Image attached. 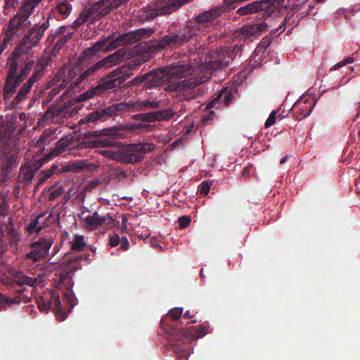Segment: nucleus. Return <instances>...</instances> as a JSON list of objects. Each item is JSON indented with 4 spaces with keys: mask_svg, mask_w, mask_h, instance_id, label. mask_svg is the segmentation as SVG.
Wrapping results in <instances>:
<instances>
[{
    "mask_svg": "<svg viewBox=\"0 0 360 360\" xmlns=\"http://www.w3.org/2000/svg\"><path fill=\"white\" fill-rule=\"evenodd\" d=\"M212 185V181H203L198 186V191L202 195H206L208 194L210 188Z\"/></svg>",
    "mask_w": 360,
    "mask_h": 360,
    "instance_id": "nucleus-46",
    "label": "nucleus"
},
{
    "mask_svg": "<svg viewBox=\"0 0 360 360\" xmlns=\"http://www.w3.org/2000/svg\"><path fill=\"white\" fill-rule=\"evenodd\" d=\"M34 65V60H30L25 63L24 67L21 69L20 72L18 75V81H24V79L27 77L30 74L32 67Z\"/></svg>",
    "mask_w": 360,
    "mask_h": 360,
    "instance_id": "nucleus-43",
    "label": "nucleus"
},
{
    "mask_svg": "<svg viewBox=\"0 0 360 360\" xmlns=\"http://www.w3.org/2000/svg\"><path fill=\"white\" fill-rule=\"evenodd\" d=\"M314 105V103L313 101H310L309 102H307V101L298 102L294 108V110H296V119L302 120L308 117L311 114Z\"/></svg>",
    "mask_w": 360,
    "mask_h": 360,
    "instance_id": "nucleus-26",
    "label": "nucleus"
},
{
    "mask_svg": "<svg viewBox=\"0 0 360 360\" xmlns=\"http://www.w3.org/2000/svg\"><path fill=\"white\" fill-rule=\"evenodd\" d=\"M191 222V219L189 216H182L179 219V226L181 229H186Z\"/></svg>",
    "mask_w": 360,
    "mask_h": 360,
    "instance_id": "nucleus-52",
    "label": "nucleus"
},
{
    "mask_svg": "<svg viewBox=\"0 0 360 360\" xmlns=\"http://www.w3.org/2000/svg\"><path fill=\"white\" fill-rule=\"evenodd\" d=\"M73 34V32L68 31L67 34H65L63 36H60L58 37L56 40V41H54V46L53 50L55 51H60L65 44L72 38Z\"/></svg>",
    "mask_w": 360,
    "mask_h": 360,
    "instance_id": "nucleus-39",
    "label": "nucleus"
},
{
    "mask_svg": "<svg viewBox=\"0 0 360 360\" xmlns=\"http://www.w3.org/2000/svg\"><path fill=\"white\" fill-rule=\"evenodd\" d=\"M193 316H194V315H193V314H192L191 313V311H187L184 314V318L187 319H192Z\"/></svg>",
    "mask_w": 360,
    "mask_h": 360,
    "instance_id": "nucleus-64",
    "label": "nucleus"
},
{
    "mask_svg": "<svg viewBox=\"0 0 360 360\" xmlns=\"http://www.w3.org/2000/svg\"><path fill=\"white\" fill-rule=\"evenodd\" d=\"M231 60V56L223 58V56H220L219 58L212 62V68L213 69H223L229 65Z\"/></svg>",
    "mask_w": 360,
    "mask_h": 360,
    "instance_id": "nucleus-42",
    "label": "nucleus"
},
{
    "mask_svg": "<svg viewBox=\"0 0 360 360\" xmlns=\"http://www.w3.org/2000/svg\"><path fill=\"white\" fill-rule=\"evenodd\" d=\"M346 65V63L343 60L339 62L338 63L335 64L334 66H333L330 69V70H337L338 68H340Z\"/></svg>",
    "mask_w": 360,
    "mask_h": 360,
    "instance_id": "nucleus-62",
    "label": "nucleus"
},
{
    "mask_svg": "<svg viewBox=\"0 0 360 360\" xmlns=\"http://www.w3.org/2000/svg\"><path fill=\"white\" fill-rule=\"evenodd\" d=\"M51 176H52L51 171H48V170L41 171L38 175L39 184H43Z\"/></svg>",
    "mask_w": 360,
    "mask_h": 360,
    "instance_id": "nucleus-51",
    "label": "nucleus"
},
{
    "mask_svg": "<svg viewBox=\"0 0 360 360\" xmlns=\"http://www.w3.org/2000/svg\"><path fill=\"white\" fill-rule=\"evenodd\" d=\"M30 91L31 88L24 84L12 101V104L15 106L18 105L22 101L25 100L27 98V95L30 94Z\"/></svg>",
    "mask_w": 360,
    "mask_h": 360,
    "instance_id": "nucleus-35",
    "label": "nucleus"
},
{
    "mask_svg": "<svg viewBox=\"0 0 360 360\" xmlns=\"http://www.w3.org/2000/svg\"><path fill=\"white\" fill-rule=\"evenodd\" d=\"M160 324L167 334V340L177 360H187L190 355L189 344L193 340L204 337L208 333V326L200 324L186 329H178L161 320Z\"/></svg>",
    "mask_w": 360,
    "mask_h": 360,
    "instance_id": "nucleus-4",
    "label": "nucleus"
},
{
    "mask_svg": "<svg viewBox=\"0 0 360 360\" xmlns=\"http://www.w3.org/2000/svg\"><path fill=\"white\" fill-rule=\"evenodd\" d=\"M183 309L182 308H173L169 310L167 316L172 319L173 321H178L182 316Z\"/></svg>",
    "mask_w": 360,
    "mask_h": 360,
    "instance_id": "nucleus-47",
    "label": "nucleus"
},
{
    "mask_svg": "<svg viewBox=\"0 0 360 360\" xmlns=\"http://www.w3.org/2000/svg\"><path fill=\"white\" fill-rule=\"evenodd\" d=\"M132 118L135 120L153 122H155V113L154 112H151L147 113L136 114L132 116Z\"/></svg>",
    "mask_w": 360,
    "mask_h": 360,
    "instance_id": "nucleus-45",
    "label": "nucleus"
},
{
    "mask_svg": "<svg viewBox=\"0 0 360 360\" xmlns=\"http://www.w3.org/2000/svg\"><path fill=\"white\" fill-rule=\"evenodd\" d=\"M45 272L43 268L31 269L27 273L21 270L11 269L9 276L1 278V283L8 289H13L15 286L20 287L15 290V293L21 295L26 290V287L35 288L44 281Z\"/></svg>",
    "mask_w": 360,
    "mask_h": 360,
    "instance_id": "nucleus-5",
    "label": "nucleus"
},
{
    "mask_svg": "<svg viewBox=\"0 0 360 360\" xmlns=\"http://www.w3.org/2000/svg\"><path fill=\"white\" fill-rule=\"evenodd\" d=\"M232 97V94L229 91H227L226 89L222 90L219 92L217 96L207 105V108H213L215 105V104L219 101L224 102L226 104V105H228L231 102Z\"/></svg>",
    "mask_w": 360,
    "mask_h": 360,
    "instance_id": "nucleus-33",
    "label": "nucleus"
},
{
    "mask_svg": "<svg viewBox=\"0 0 360 360\" xmlns=\"http://www.w3.org/2000/svg\"><path fill=\"white\" fill-rule=\"evenodd\" d=\"M44 74V68L42 66L39 67V66L37 65L35 67V69H34L33 73L32 74L31 77L34 79V81L35 82H37L42 77Z\"/></svg>",
    "mask_w": 360,
    "mask_h": 360,
    "instance_id": "nucleus-49",
    "label": "nucleus"
},
{
    "mask_svg": "<svg viewBox=\"0 0 360 360\" xmlns=\"http://www.w3.org/2000/svg\"><path fill=\"white\" fill-rule=\"evenodd\" d=\"M81 65L82 63H79L77 61L67 72H65L64 70L58 71L56 78L58 82L61 79L60 87L65 88L69 84H70L71 86H75L74 82L81 75Z\"/></svg>",
    "mask_w": 360,
    "mask_h": 360,
    "instance_id": "nucleus-17",
    "label": "nucleus"
},
{
    "mask_svg": "<svg viewBox=\"0 0 360 360\" xmlns=\"http://www.w3.org/2000/svg\"><path fill=\"white\" fill-rule=\"evenodd\" d=\"M44 216V214H41L38 215L37 218L32 220L27 225V231L30 233H32L34 232H39L44 227L49 226L51 224L49 219L51 217V214H49V216L46 218L45 221H43L42 219Z\"/></svg>",
    "mask_w": 360,
    "mask_h": 360,
    "instance_id": "nucleus-25",
    "label": "nucleus"
},
{
    "mask_svg": "<svg viewBox=\"0 0 360 360\" xmlns=\"http://www.w3.org/2000/svg\"><path fill=\"white\" fill-rule=\"evenodd\" d=\"M267 24L265 22L250 24L241 28V33L245 37H255L261 34L267 30Z\"/></svg>",
    "mask_w": 360,
    "mask_h": 360,
    "instance_id": "nucleus-23",
    "label": "nucleus"
},
{
    "mask_svg": "<svg viewBox=\"0 0 360 360\" xmlns=\"http://www.w3.org/2000/svg\"><path fill=\"white\" fill-rule=\"evenodd\" d=\"M21 302L20 295H18L15 297H7L3 294L0 293V305L6 304L9 306L14 304H19Z\"/></svg>",
    "mask_w": 360,
    "mask_h": 360,
    "instance_id": "nucleus-44",
    "label": "nucleus"
},
{
    "mask_svg": "<svg viewBox=\"0 0 360 360\" xmlns=\"http://www.w3.org/2000/svg\"><path fill=\"white\" fill-rule=\"evenodd\" d=\"M21 82L22 81L18 80V77L9 79L8 77H6L3 89L4 99H9L15 92L17 87Z\"/></svg>",
    "mask_w": 360,
    "mask_h": 360,
    "instance_id": "nucleus-27",
    "label": "nucleus"
},
{
    "mask_svg": "<svg viewBox=\"0 0 360 360\" xmlns=\"http://www.w3.org/2000/svg\"><path fill=\"white\" fill-rule=\"evenodd\" d=\"M114 176L116 179H124L127 177V174L121 169H116L114 172Z\"/></svg>",
    "mask_w": 360,
    "mask_h": 360,
    "instance_id": "nucleus-59",
    "label": "nucleus"
},
{
    "mask_svg": "<svg viewBox=\"0 0 360 360\" xmlns=\"http://www.w3.org/2000/svg\"><path fill=\"white\" fill-rule=\"evenodd\" d=\"M38 308L41 312L47 313L53 310L58 319L63 321L67 318V313L63 310L60 295L56 291L51 292V297L48 300H41L38 302Z\"/></svg>",
    "mask_w": 360,
    "mask_h": 360,
    "instance_id": "nucleus-14",
    "label": "nucleus"
},
{
    "mask_svg": "<svg viewBox=\"0 0 360 360\" xmlns=\"http://www.w3.org/2000/svg\"><path fill=\"white\" fill-rule=\"evenodd\" d=\"M129 104L127 102H122L112 105L105 108L100 109L90 113L84 119L80 120V124L94 122L97 120L105 121L108 118L117 115L118 112L128 110Z\"/></svg>",
    "mask_w": 360,
    "mask_h": 360,
    "instance_id": "nucleus-13",
    "label": "nucleus"
},
{
    "mask_svg": "<svg viewBox=\"0 0 360 360\" xmlns=\"http://www.w3.org/2000/svg\"><path fill=\"white\" fill-rule=\"evenodd\" d=\"M35 83V82L34 81V79L30 77L27 81L25 83V85H27V86L30 87L32 89V87L33 86L34 84Z\"/></svg>",
    "mask_w": 360,
    "mask_h": 360,
    "instance_id": "nucleus-63",
    "label": "nucleus"
},
{
    "mask_svg": "<svg viewBox=\"0 0 360 360\" xmlns=\"http://www.w3.org/2000/svg\"><path fill=\"white\" fill-rule=\"evenodd\" d=\"M8 206L5 198L0 199V215L6 216L8 214Z\"/></svg>",
    "mask_w": 360,
    "mask_h": 360,
    "instance_id": "nucleus-54",
    "label": "nucleus"
},
{
    "mask_svg": "<svg viewBox=\"0 0 360 360\" xmlns=\"http://www.w3.org/2000/svg\"><path fill=\"white\" fill-rule=\"evenodd\" d=\"M119 130L115 128L104 129L102 135L95 140L86 141L81 143L82 148H96L103 156L120 162L134 164L143 159V154L153 150L154 146L148 143H140L128 146H122L117 142Z\"/></svg>",
    "mask_w": 360,
    "mask_h": 360,
    "instance_id": "nucleus-2",
    "label": "nucleus"
},
{
    "mask_svg": "<svg viewBox=\"0 0 360 360\" xmlns=\"http://www.w3.org/2000/svg\"><path fill=\"white\" fill-rule=\"evenodd\" d=\"M155 121H167L172 118L175 115V111L172 108H167L155 111Z\"/></svg>",
    "mask_w": 360,
    "mask_h": 360,
    "instance_id": "nucleus-36",
    "label": "nucleus"
},
{
    "mask_svg": "<svg viewBox=\"0 0 360 360\" xmlns=\"http://www.w3.org/2000/svg\"><path fill=\"white\" fill-rule=\"evenodd\" d=\"M276 120V112L275 110L272 111L267 120L265 122L264 126L266 128H269L272 126Z\"/></svg>",
    "mask_w": 360,
    "mask_h": 360,
    "instance_id": "nucleus-53",
    "label": "nucleus"
},
{
    "mask_svg": "<svg viewBox=\"0 0 360 360\" xmlns=\"http://www.w3.org/2000/svg\"><path fill=\"white\" fill-rule=\"evenodd\" d=\"M112 222V217L107 214L101 216L97 212H93L91 215L84 219V227L89 231H94L104 224H110Z\"/></svg>",
    "mask_w": 360,
    "mask_h": 360,
    "instance_id": "nucleus-19",
    "label": "nucleus"
},
{
    "mask_svg": "<svg viewBox=\"0 0 360 360\" xmlns=\"http://www.w3.org/2000/svg\"><path fill=\"white\" fill-rule=\"evenodd\" d=\"M146 89H151L158 86L163 85L167 82V77L165 75L164 69L155 70L145 74Z\"/></svg>",
    "mask_w": 360,
    "mask_h": 360,
    "instance_id": "nucleus-20",
    "label": "nucleus"
},
{
    "mask_svg": "<svg viewBox=\"0 0 360 360\" xmlns=\"http://www.w3.org/2000/svg\"><path fill=\"white\" fill-rule=\"evenodd\" d=\"M53 134V131L50 129H45L40 135L39 139L36 141L34 144L35 147L41 148L44 144H48L51 141V136Z\"/></svg>",
    "mask_w": 360,
    "mask_h": 360,
    "instance_id": "nucleus-37",
    "label": "nucleus"
},
{
    "mask_svg": "<svg viewBox=\"0 0 360 360\" xmlns=\"http://www.w3.org/2000/svg\"><path fill=\"white\" fill-rule=\"evenodd\" d=\"M145 74L141 76H137L131 80L129 84L131 85H139L140 84H145Z\"/></svg>",
    "mask_w": 360,
    "mask_h": 360,
    "instance_id": "nucleus-56",
    "label": "nucleus"
},
{
    "mask_svg": "<svg viewBox=\"0 0 360 360\" xmlns=\"http://www.w3.org/2000/svg\"><path fill=\"white\" fill-rule=\"evenodd\" d=\"M51 19V14L40 25H34L33 27L30 29L24 35L22 41L17 46L22 53H28L33 47L36 46L42 37L45 31L50 26L49 20Z\"/></svg>",
    "mask_w": 360,
    "mask_h": 360,
    "instance_id": "nucleus-9",
    "label": "nucleus"
},
{
    "mask_svg": "<svg viewBox=\"0 0 360 360\" xmlns=\"http://www.w3.org/2000/svg\"><path fill=\"white\" fill-rule=\"evenodd\" d=\"M25 53H22V51L17 47L13 50L11 56L7 61L8 73L6 77H8L9 79L16 78L18 77L19 74V64L23 60L21 58V56Z\"/></svg>",
    "mask_w": 360,
    "mask_h": 360,
    "instance_id": "nucleus-21",
    "label": "nucleus"
},
{
    "mask_svg": "<svg viewBox=\"0 0 360 360\" xmlns=\"http://www.w3.org/2000/svg\"><path fill=\"white\" fill-rule=\"evenodd\" d=\"M72 10V4L68 0H63L58 2L56 6L51 9V13L53 15L58 13L61 18H66Z\"/></svg>",
    "mask_w": 360,
    "mask_h": 360,
    "instance_id": "nucleus-29",
    "label": "nucleus"
},
{
    "mask_svg": "<svg viewBox=\"0 0 360 360\" xmlns=\"http://www.w3.org/2000/svg\"><path fill=\"white\" fill-rule=\"evenodd\" d=\"M68 27L60 26L57 30H56L52 34L49 35L47 38V41L50 44H53L56 39H57L60 36H63L68 33Z\"/></svg>",
    "mask_w": 360,
    "mask_h": 360,
    "instance_id": "nucleus-41",
    "label": "nucleus"
},
{
    "mask_svg": "<svg viewBox=\"0 0 360 360\" xmlns=\"http://www.w3.org/2000/svg\"><path fill=\"white\" fill-rule=\"evenodd\" d=\"M129 104V111H146L149 108V101L127 102Z\"/></svg>",
    "mask_w": 360,
    "mask_h": 360,
    "instance_id": "nucleus-38",
    "label": "nucleus"
},
{
    "mask_svg": "<svg viewBox=\"0 0 360 360\" xmlns=\"http://www.w3.org/2000/svg\"><path fill=\"white\" fill-rule=\"evenodd\" d=\"M275 0H260L251 2L240 7L236 13L240 16L251 15L260 11L271 12L274 6Z\"/></svg>",
    "mask_w": 360,
    "mask_h": 360,
    "instance_id": "nucleus-16",
    "label": "nucleus"
},
{
    "mask_svg": "<svg viewBox=\"0 0 360 360\" xmlns=\"http://www.w3.org/2000/svg\"><path fill=\"white\" fill-rule=\"evenodd\" d=\"M154 32L153 28H141L121 34L109 43L108 50H114L123 44H133L149 38Z\"/></svg>",
    "mask_w": 360,
    "mask_h": 360,
    "instance_id": "nucleus-11",
    "label": "nucleus"
},
{
    "mask_svg": "<svg viewBox=\"0 0 360 360\" xmlns=\"http://www.w3.org/2000/svg\"><path fill=\"white\" fill-rule=\"evenodd\" d=\"M20 157L15 150L1 153L0 156V184H6L11 178L13 168L16 167Z\"/></svg>",
    "mask_w": 360,
    "mask_h": 360,
    "instance_id": "nucleus-12",
    "label": "nucleus"
},
{
    "mask_svg": "<svg viewBox=\"0 0 360 360\" xmlns=\"http://www.w3.org/2000/svg\"><path fill=\"white\" fill-rule=\"evenodd\" d=\"M52 245V240L45 238H40L37 241L30 245L31 251L25 255V259H31L34 262L45 259Z\"/></svg>",
    "mask_w": 360,
    "mask_h": 360,
    "instance_id": "nucleus-15",
    "label": "nucleus"
},
{
    "mask_svg": "<svg viewBox=\"0 0 360 360\" xmlns=\"http://www.w3.org/2000/svg\"><path fill=\"white\" fill-rule=\"evenodd\" d=\"M70 243L71 250L73 251H82L86 245L83 236H75Z\"/></svg>",
    "mask_w": 360,
    "mask_h": 360,
    "instance_id": "nucleus-40",
    "label": "nucleus"
},
{
    "mask_svg": "<svg viewBox=\"0 0 360 360\" xmlns=\"http://www.w3.org/2000/svg\"><path fill=\"white\" fill-rule=\"evenodd\" d=\"M120 240L121 238H120V236L115 233L110 237L109 245L111 247H116L120 244Z\"/></svg>",
    "mask_w": 360,
    "mask_h": 360,
    "instance_id": "nucleus-55",
    "label": "nucleus"
},
{
    "mask_svg": "<svg viewBox=\"0 0 360 360\" xmlns=\"http://www.w3.org/2000/svg\"><path fill=\"white\" fill-rule=\"evenodd\" d=\"M142 62L139 59L130 61L127 65H122L103 79L91 90L70 99L67 103L59 102L51 105L44 114L46 120L57 122L61 118H68L76 115L82 109L81 102L94 96L101 95L106 91L120 87L123 82L132 76V70L138 68Z\"/></svg>",
    "mask_w": 360,
    "mask_h": 360,
    "instance_id": "nucleus-1",
    "label": "nucleus"
},
{
    "mask_svg": "<svg viewBox=\"0 0 360 360\" xmlns=\"http://www.w3.org/2000/svg\"><path fill=\"white\" fill-rule=\"evenodd\" d=\"M34 174L35 173L30 168V166L25 163L20 169L18 180L19 182L29 184L32 182Z\"/></svg>",
    "mask_w": 360,
    "mask_h": 360,
    "instance_id": "nucleus-30",
    "label": "nucleus"
},
{
    "mask_svg": "<svg viewBox=\"0 0 360 360\" xmlns=\"http://www.w3.org/2000/svg\"><path fill=\"white\" fill-rule=\"evenodd\" d=\"M70 146L69 140H60L57 143V148L64 150Z\"/></svg>",
    "mask_w": 360,
    "mask_h": 360,
    "instance_id": "nucleus-60",
    "label": "nucleus"
},
{
    "mask_svg": "<svg viewBox=\"0 0 360 360\" xmlns=\"http://www.w3.org/2000/svg\"><path fill=\"white\" fill-rule=\"evenodd\" d=\"M85 260L86 264H89L91 261L90 259V255L88 253L82 254L79 256L73 257L67 262L66 266L72 271H75L79 269H81L80 262Z\"/></svg>",
    "mask_w": 360,
    "mask_h": 360,
    "instance_id": "nucleus-32",
    "label": "nucleus"
},
{
    "mask_svg": "<svg viewBox=\"0 0 360 360\" xmlns=\"http://www.w3.org/2000/svg\"><path fill=\"white\" fill-rule=\"evenodd\" d=\"M111 40H114V39H112L110 37H106L102 40L96 42L92 46L84 50L81 53L79 57L77 59L78 63L82 64L84 63L86 60L91 59L101 50L109 51L110 50H108V46L109 43L111 41Z\"/></svg>",
    "mask_w": 360,
    "mask_h": 360,
    "instance_id": "nucleus-18",
    "label": "nucleus"
},
{
    "mask_svg": "<svg viewBox=\"0 0 360 360\" xmlns=\"http://www.w3.org/2000/svg\"><path fill=\"white\" fill-rule=\"evenodd\" d=\"M120 248L122 250H127L129 248V243L127 237H122L120 240Z\"/></svg>",
    "mask_w": 360,
    "mask_h": 360,
    "instance_id": "nucleus-58",
    "label": "nucleus"
},
{
    "mask_svg": "<svg viewBox=\"0 0 360 360\" xmlns=\"http://www.w3.org/2000/svg\"><path fill=\"white\" fill-rule=\"evenodd\" d=\"M63 189L61 186H53L51 187V192L49 194V200H54L63 193Z\"/></svg>",
    "mask_w": 360,
    "mask_h": 360,
    "instance_id": "nucleus-48",
    "label": "nucleus"
},
{
    "mask_svg": "<svg viewBox=\"0 0 360 360\" xmlns=\"http://www.w3.org/2000/svg\"><path fill=\"white\" fill-rule=\"evenodd\" d=\"M58 153V151L53 150L47 154L43 158L39 160L33 159L30 162H26V164L30 166V168H31L34 173H36L43 166L44 164L49 162L53 157L56 155Z\"/></svg>",
    "mask_w": 360,
    "mask_h": 360,
    "instance_id": "nucleus-31",
    "label": "nucleus"
},
{
    "mask_svg": "<svg viewBox=\"0 0 360 360\" xmlns=\"http://www.w3.org/2000/svg\"><path fill=\"white\" fill-rule=\"evenodd\" d=\"M167 81L170 82L165 89L170 91L184 92L186 89H191L196 87L200 83L195 78L186 79L177 81L179 79L186 77L192 73V68L185 62L179 61L176 64H172L163 68Z\"/></svg>",
    "mask_w": 360,
    "mask_h": 360,
    "instance_id": "nucleus-6",
    "label": "nucleus"
},
{
    "mask_svg": "<svg viewBox=\"0 0 360 360\" xmlns=\"http://www.w3.org/2000/svg\"><path fill=\"white\" fill-rule=\"evenodd\" d=\"M5 229L6 233L9 237V243L12 245H16L20 239V236L14 229L13 224L11 218H9V221L8 224H6Z\"/></svg>",
    "mask_w": 360,
    "mask_h": 360,
    "instance_id": "nucleus-34",
    "label": "nucleus"
},
{
    "mask_svg": "<svg viewBox=\"0 0 360 360\" xmlns=\"http://www.w3.org/2000/svg\"><path fill=\"white\" fill-rule=\"evenodd\" d=\"M128 0H99L90 7H86L73 22L72 27L79 28L86 22L93 23L108 15L113 9L126 4Z\"/></svg>",
    "mask_w": 360,
    "mask_h": 360,
    "instance_id": "nucleus-7",
    "label": "nucleus"
},
{
    "mask_svg": "<svg viewBox=\"0 0 360 360\" xmlns=\"http://www.w3.org/2000/svg\"><path fill=\"white\" fill-rule=\"evenodd\" d=\"M84 63L81 65V75L77 77L76 80L74 82L75 86H79L84 81L86 80L89 77L94 76L98 71L103 69L99 61L93 65L89 67L86 70H84Z\"/></svg>",
    "mask_w": 360,
    "mask_h": 360,
    "instance_id": "nucleus-24",
    "label": "nucleus"
},
{
    "mask_svg": "<svg viewBox=\"0 0 360 360\" xmlns=\"http://www.w3.org/2000/svg\"><path fill=\"white\" fill-rule=\"evenodd\" d=\"M149 108L153 109L159 108L161 107V101H149Z\"/></svg>",
    "mask_w": 360,
    "mask_h": 360,
    "instance_id": "nucleus-61",
    "label": "nucleus"
},
{
    "mask_svg": "<svg viewBox=\"0 0 360 360\" xmlns=\"http://www.w3.org/2000/svg\"><path fill=\"white\" fill-rule=\"evenodd\" d=\"M70 275V274L69 272H62L60 274L58 278L57 279L56 281V287L58 289H63V285L64 284V283H65V281L68 279Z\"/></svg>",
    "mask_w": 360,
    "mask_h": 360,
    "instance_id": "nucleus-50",
    "label": "nucleus"
},
{
    "mask_svg": "<svg viewBox=\"0 0 360 360\" xmlns=\"http://www.w3.org/2000/svg\"><path fill=\"white\" fill-rule=\"evenodd\" d=\"M41 0H25L18 13L11 19L8 29L15 32L18 29H24L30 24L29 18L34 8Z\"/></svg>",
    "mask_w": 360,
    "mask_h": 360,
    "instance_id": "nucleus-10",
    "label": "nucleus"
},
{
    "mask_svg": "<svg viewBox=\"0 0 360 360\" xmlns=\"http://www.w3.org/2000/svg\"><path fill=\"white\" fill-rule=\"evenodd\" d=\"M187 2L188 0H155L141 8L139 17L142 21H149L174 12Z\"/></svg>",
    "mask_w": 360,
    "mask_h": 360,
    "instance_id": "nucleus-8",
    "label": "nucleus"
},
{
    "mask_svg": "<svg viewBox=\"0 0 360 360\" xmlns=\"http://www.w3.org/2000/svg\"><path fill=\"white\" fill-rule=\"evenodd\" d=\"M72 286H73V281H72V277L70 275L69 277L68 278V279L65 281V283H64V284L63 285V289L65 290V291L63 292V295L65 297V299L70 304L69 311L77 304V302H75L77 298L75 296V295L73 294V292L72 290Z\"/></svg>",
    "mask_w": 360,
    "mask_h": 360,
    "instance_id": "nucleus-28",
    "label": "nucleus"
},
{
    "mask_svg": "<svg viewBox=\"0 0 360 360\" xmlns=\"http://www.w3.org/2000/svg\"><path fill=\"white\" fill-rule=\"evenodd\" d=\"M222 8L214 6L205 10L195 16L182 29L176 32L166 34L156 41L155 47L158 49H167L181 46L188 43L199 32H211L219 22V18L222 15Z\"/></svg>",
    "mask_w": 360,
    "mask_h": 360,
    "instance_id": "nucleus-3",
    "label": "nucleus"
},
{
    "mask_svg": "<svg viewBox=\"0 0 360 360\" xmlns=\"http://www.w3.org/2000/svg\"><path fill=\"white\" fill-rule=\"evenodd\" d=\"M63 88L60 86V84L58 85V87H54L51 89V91L49 92L48 95V101H51L62 89Z\"/></svg>",
    "mask_w": 360,
    "mask_h": 360,
    "instance_id": "nucleus-57",
    "label": "nucleus"
},
{
    "mask_svg": "<svg viewBox=\"0 0 360 360\" xmlns=\"http://www.w3.org/2000/svg\"><path fill=\"white\" fill-rule=\"evenodd\" d=\"M127 55L128 50L127 49H120L112 54L99 60V63L103 68L107 69L123 61L127 58Z\"/></svg>",
    "mask_w": 360,
    "mask_h": 360,
    "instance_id": "nucleus-22",
    "label": "nucleus"
}]
</instances>
